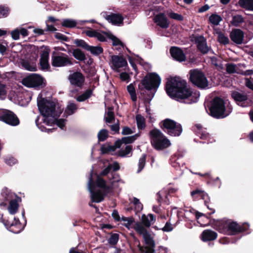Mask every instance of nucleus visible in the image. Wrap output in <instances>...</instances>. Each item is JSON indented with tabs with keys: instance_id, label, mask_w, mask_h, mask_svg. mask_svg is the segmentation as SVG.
I'll use <instances>...</instances> for the list:
<instances>
[{
	"instance_id": "obj_47",
	"label": "nucleus",
	"mask_w": 253,
	"mask_h": 253,
	"mask_svg": "<svg viewBox=\"0 0 253 253\" xmlns=\"http://www.w3.org/2000/svg\"><path fill=\"white\" fill-rule=\"evenodd\" d=\"M77 23L75 20L71 19H65L62 23V25L64 27L73 28L76 26Z\"/></svg>"
},
{
	"instance_id": "obj_9",
	"label": "nucleus",
	"mask_w": 253,
	"mask_h": 253,
	"mask_svg": "<svg viewBox=\"0 0 253 253\" xmlns=\"http://www.w3.org/2000/svg\"><path fill=\"white\" fill-rule=\"evenodd\" d=\"M161 82L160 76L155 73H152L145 77L141 82V84L147 90L157 89Z\"/></svg>"
},
{
	"instance_id": "obj_30",
	"label": "nucleus",
	"mask_w": 253,
	"mask_h": 253,
	"mask_svg": "<svg viewBox=\"0 0 253 253\" xmlns=\"http://www.w3.org/2000/svg\"><path fill=\"white\" fill-rule=\"evenodd\" d=\"M8 204H9V206L7 208L9 212L11 214H15L18 208V204L17 202L14 198L8 202Z\"/></svg>"
},
{
	"instance_id": "obj_57",
	"label": "nucleus",
	"mask_w": 253,
	"mask_h": 253,
	"mask_svg": "<svg viewBox=\"0 0 253 253\" xmlns=\"http://www.w3.org/2000/svg\"><path fill=\"white\" fill-rule=\"evenodd\" d=\"M12 38L14 40H17L19 39L20 31L18 29H16L11 33Z\"/></svg>"
},
{
	"instance_id": "obj_23",
	"label": "nucleus",
	"mask_w": 253,
	"mask_h": 253,
	"mask_svg": "<svg viewBox=\"0 0 253 253\" xmlns=\"http://www.w3.org/2000/svg\"><path fill=\"white\" fill-rule=\"evenodd\" d=\"M217 233L214 231L211 230H205L202 232L201 238L202 241L206 242L214 240L217 238Z\"/></svg>"
},
{
	"instance_id": "obj_1",
	"label": "nucleus",
	"mask_w": 253,
	"mask_h": 253,
	"mask_svg": "<svg viewBox=\"0 0 253 253\" xmlns=\"http://www.w3.org/2000/svg\"><path fill=\"white\" fill-rule=\"evenodd\" d=\"M37 105L42 117H37L36 124L41 131L52 132L54 129L46 128V126H51L55 123L61 129H64L66 120L57 119L63 110L58 103L42 98V93H40L37 98Z\"/></svg>"
},
{
	"instance_id": "obj_6",
	"label": "nucleus",
	"mask_w": 253,
	"mask_h": 253,
	"mask_svg": "<svg viewBox=\"0 0 253 253\" xmlns=\"http://www.w3.org/2000/svg\"><path fill=\"white\" fill-rule=\"evenodd\" d=\"M249 226L248 224H245L244 227H240L237 223L231 220L221 221L219 223L218 230L219 232L228 235H233L247 230L244 226Z\"/></svg>"
},
{
	"instance_id": "obj_22",
	"label": "nucleus",
	"mask_w": 253,
	"mask_h": 253,
	"mask_svg": "<svg viewBox=\"0 0 253 253\" xmlns=\"http://www.w3.org/2000/svg\"><path fill=\"white\" fill-rule=\"evenodd\" d=\"M196 43L198 48L203 53H206L209 51V47L207 45L206 40L203 36H198L195 38Z\"/></svg>"
},
{
	"instance_id": "obj_51",
	"label": "nucleus",
	"mask_w": 253,
	"mask_h": 253,
	"mask_svg": "<svg viewBox=\"0 0 253 253\" xmlns=\"http://www.w3.org/2000/svg\"><path fill=\"white\" fill-rule=\"evenodd\" d=\"M169 17L173 19L176 20L177 21H182L183 20V17L181 14H179L176 13H174L173 12H171L169 14Z\"/></svg>"
},
{
	"instance_id": "obj_28",
	"label": "nucleus",
	"mask_w": 253,
	"mask_h": 253,
	"mask_svg": "<svg viewBox=\"0 0 253 253\" xmlns=\"http://www.w3.org/2000/svg\"><path fill=\"white\" fill-rule=\"evenodd\" d=\"M49 53L47 51H44L41 55L40 64L43 70L47 69L49 67L48 63Z\"/></svg>"
},
{
	"instance_id": "obj_50",
	"label": "nucleus",
	"mask_w": 253,
	"mask_h": 253,
	"mask_svg": "<svg viewBox=\"0 0 253 253\" xmlns=\"http://www.w3.org/2000/svg\"><path fill=\"white\" fill-rule=\"evenodd\" d=\"M74 43H75L77 46L82 47L86 50H87L89 46V45H88L83 40H76L74 41Z\"/></svg>"
},
{
	"instance_id": "obj_58",
	"label": "nucleus",
	"mask_w": 253,
	"mask_h": 253,
	"mask_svg": "<svg viewBox=\"0 0 253 253\" xmlns=\"http://www.w3.org/2000/svg\"><path fill=\"white\" fill-rule=\"evenodd\" d=\"M119 237L118 235L114 234L112 235L109 239V243L111 244L115 245L118 241Z\"/></svg>"
},
{
	"instance_id": "obj_40",
	"label": "nucleus",
	"mask_w": 253,
	"mask_h": 253,
	"mask_svg": "<svg viewBox=\"0 0 253 253\" xmlns=\"http://www.w3.org/2000/svg\"><path fill=\"white\" fill-rule=\"evenodd\" d=\"M132 150V147L130 145L126 146L125 149L120 150L118 152V155L121 157H126L128 156V154L130 153Z\"/></svg>"
},
{
	"instance_id": "obj_7",
	"label": "nucleus",
	"mask_w": 253,
	"mask_h": 253,
	"mask_svg": "<svg viewBox=\"0 0 253 253\" xmlns=\"http://www.w3.org/2000/svg\"><path fill=\"white\" fill-rule=\"evenodd\" d=\"M189 79L195 86L202 89L209 87V81L205 75L199 69H193L189 71Z\"/></svg>"
},
{
	"instance_id": "obj_24",
	"label": "nucleus",
	"mask_w": 253,
	"mask_h": 253,
	"mask_svg": "<svg viewBox=\"0 0 253 253\" xmlns=\"http://www.w3.org/2000/svg\"><path fill=\"white\" fill-rule=\"evenodd\" d=\"M155 220V216L151 213L147 215L143 214L141 216L142 223L146 227H149L152 224L154 223Z\"/></svg>"
},
{
	"instance_id": "obj_59",
	"label": "nucleus",
	"mask_w": 253,
	"mask_h": 253,
	"mask_svg": "<svg viewBox=\"0 0 253 253\" xmlns=\"http://www.w3.org/2000/svg\"><path fill=\"white\" fill-rule=\"evenodd\" d=\"M172 225L169 222H167L165 226L162 228V230L165 232H169L172 231Z\"/></svg>"
},
{
	"instance_id": "obj_52",
	"label": "nucleus",
	"mask_w": 253,
	"mask_h": 253,
	"mask_svg": "<svg viewBox=\"0 0 253 253\" xmlns=\"http://www.w3.org/2000/svg\"><path fill=\"white\" fill-rule=\"evenodd\" d=\"M101 150L102 153H107L108 152L113 151L114 150V146H110L108 145H104L101 146Z\"/></svg>"
},
{
	"instance_id": "obj_56",
	"label": "nucleus",
	"mask_w": 253,
	"mask_h": 253,
	"mask_svg": "<svg viewBox=\"0 0 253 253\" xmlns=\"http://www.w3.org/2000/svg\"><path fill=\"white\" fill-rule=\"evenodd\" d=\"M134 132V130L130 128L125 126L123 128L122 134L123 135H128L132 134Z\"/></svg>"
},
{
	"instance_id": "obj_32",
	"label": "nucleus",
	"mask_w": 253,
	"mask_h": 253,
	"mask_svg": "<svg viewBox=\"0 0 253 253\" xmlns=\"http://www.w3.org/2000/svg\"><path fill=\"white\" fill-rule=\"evenodd\" d=\"M122 220L124 222L123 224L128 229L133 228L135 222L132 217H123Z\"/></svg>"
},
{
	"instance_id": "obj_4",
	"label": "nucleus",
	"mask_w": 253,
	"mask_h": 253,
	"mask_svg": "<svg viewBox=\"0 0 253 253\" xmlns=\"http://www.w3.org/2000/svg\"><path fill=\"white\" fill-rule=\"evenodd\" d=\"M151 143L157 150H163L171 145L169 140L158 129H153L149 133Z\"/></svg>"
},
{
	"instance_id": "obj_5",
	"label": "nucleus",
	"mask_w": 253,
	"mask_h": 253,
	"mask_svg": "<svg viewBox=\"0 0 253 253\" xmlns=\"http://www.w3.org/2000/svg\"><path fill=\"white\" fill-rule=\"evenodd\" d=\"M210 111L211 116L216 118H223L230 114L231 109L227 107V110H226L223 100L220 98L216 97L212 101Z\"/></svg>"
},
{
	"instance_id": "obj_31",
	"label": "nucleus",
	"mask_w": 253,
	"mask_h": 253,
	"mask_svg": "<svg viewBox=\"0 0 253 253\" xmlns=\"http://www.w3.org/2000/svg\"><path fill=\"white\" fill-rule=\"evenodd\" d=\"M15 223H11V231L15 233H18L20 232L24 228V226L19 221L14 218Z\"/></svg>"
},
{
	"instance_id": "obj_13",
	"label": "nucleus",
	"mask_w": 253,
	"mask_h": 253,
	"mask_svg": "<svg viewBox=\"0 0 253 253\" xmlns=\"http://www.w3.org/2000/svg\"><path fill=\"white\" fill-rule=\"evenodd\" d=\"M51 60V64L54 67H60L72 64L68 56L64 53L53 55Z\"/></svg>"
},
{
	"instance_id": "obj_38",
	"label": "nucleus",
	"mask_w": 253,
	"mask_h": 253,
	"mask_svg": "<svg viewBox=\"0 0 253 253\" xmlns=\"http://www.w3.org/2000/svg\"><path fill=\"white\" fill-rule=\"evenodd\" d=\"M77 109V107L75 103L69 102L66 109L65 110V113L66 115H71L75 112Z\"/></svg>"
},
{
	"instance_id": "obj_48",
	"label": "nucleus",
	"mask_w": 253,
	"mask_h": 253,
	"mask_svg": "<svg viewBox=\"0 0 253 253\" xmlns=\"http://www.w3.org/2000/svg\"><path fill=\"white\" fill-rule=\"evenodd\" d=\"M114 119V113L111 108L108 109V111L105 117V121L107 123H110Z\"/></svg>"
},
{
	"instance_id": "obj_41",
	"label": "nucleus",
	"mask_w": 253,
	"mask_h": 253,
	"mask_svg": "<svg viewBox=\"0 0 253 253\" xmlns=\"http://www.w3.org/2000/svg\"><path fill=\"white\" fill-rule=\"evenodd\" d=\"M87 50L90 51L94 55H99L103 52V50L101 47L99 46H93L89 45Z\"/></svg>"
},
{
	"instance_id": "obj_43",
	"label": "nucleus",
	"mask_w": 253,
	"mask_h": 253,
	"mask_svg": "<svg viewBox=\"0 0 253 253\" xmlns=\"http://www.w3.org/2000/svg\"><path fill=\"white\" fill-rule=\"evenodd\" d=\"M127 89L129 93L131 98L133 101H135L137 99L135 90L132 84H130L127 87Z\"/></svg>"
},
{
	"instance_id": "obj_26",
	"label": "nucleus",
	"mask_w": 253,
	"mask_h": 253,
	"mask_svg": "<svg viewBox=\"0 0 253 253\" xmlns=\"http://www.w3.org/2000/svg\"><path fill=\"white\" fill-rule=\"evenodd\" d=\"M137 137V135H134L123 137L121 140H119L115 142V146L116 148H120L122 143L126 144L132 143L136 139Z\"/></svg>"
},
{
	"instance_id": "obj_61",
	"label": "nucleus",
	"mask_w": 253,
	"mask_h": 253,
	"mask_svg": "<svg viewBox=\"0 0 253 253\" xmlns=\"http://www.w3.org/2000/svg\"><path fill=\"white\" fill-rule=\"evenodd\" d=\"M8 10L7 8L0 7V18L5 17L7 15Z\"/></svg>"
},
{
	"instance_id": "obj_15",
	"label": "nucleus",
	"mask_w": 253,
	"mask_h": 253,
	"mask_svg": "<svg viewBox=\"0 0 253 253\" xmlns=\"http://www.w3.org/2000/svg\"><path fill=\"white\" fill-rule=\"evenodd\" d=\"M231 96L238 105L242 107H246L248 105V103L247 102L248 96L244 93L234 91L232 93Z\"/></svg>"
},
{
	"instance_id": "obj_63",
	"label": "nucleus",
	"mask_w": 253,
	"mask_h": 253,
	"mask_svg": "<svg viewBox=\"0 0 253 253\" xmlns=\"http://www.w3.org/2000/svg\"><path fill=\"white\" fill-rule=\"evenodd\" d=\"M120 76L121 80L124 81H127L129 78V75L125 72L121 73Z\"/></svg>"
},
{
	"instance_id": "obj_53",
	"label": "nucleus",
	"mask_w": 253,
	"mask_h": 253,
	"mask_svg": "<svg viewBox=\"0 0 253 253\" xmlns=\"http://www.w3.org/2000/svg\"><path fill=\"white\" fill-rule=\"evenodd\" d=\"M154 247H139V251L141 253H155V251L154 249Z\"/></svg>"
},
{
	"instance_id": "obj_29",
	"label": "nucleus",
	"mask_w": 253,
	"mask_h": 253,
	"mask_svg": "<svg viewBox=\"0 0 253 253\" xmlns=\"http://www.w3.org/2000/svg\"><path fill=\"white\" fill-rule=\"evenodd\" d=\"M238 4L243 8L253 10V0H239Z\"/></svg>"
},
{
	"instance_id": "obj_39",
	"label": "nucleus",
	"mask_w": 253,
	"mask_h": 253,
	"mask_svg": "<svg viewBox=\"0 0 253 253\" xmlns=\"http://www.w3.org/2000/svg\"><path fill=\"white\" fill-rule=\"evenodd\" d=\"M133 228L138 233L142 236L147 232V230L143 227L142 224L139 222H136Z\"/></svg>"
},
{
	"instance_id": "obj_35",
	"label": "nucleus",
	"mask_w": 253,
	"mask_h": 253,
	"mask_svg": "<svg viewBox=\"0 0 253 253\" xmlns=\"http://www.w3.org/2000/svg\"><path fill=\"white\" fill-rule=\"evenodd\" d=\"M136 121L137 127L139 129H143L145 127V121L144 118L140 115L136 116Z\"/></svg>"
},
{
	"instance_id": "obj_45",
	"label": "nucleus",
	"mask_w": 253,
	"mask_h": 253,
	"mask_svg": "<svg viewBox=\"0 0 253 253\" xmlns=\"http://www.w3.org/2000/svg\"><path fill=\"white\" fill-rule=\"evenodd\" d=\"M108 131L106 129H102L99 131L97 136L99 141H103L108 137Z\"/></svg>"
},
{
	"instance_id": "obj_54",
	"label": "nucleus",
	"mask_w": 253,
	"mask_h": 253,
	"mask_svg": "<svg viewBox=\"0 0 253 253\" xmlns=\"http://www.w3.org/2000/svg\"><path fill=\"white\" fill-rule=\"evenodd\" d=\"M7 91L5 85L0 83V98L3 99L5 98Z\"/></svg>"
},
{
	"instance_id": "obj_60",
	"label": "nucleus",
	"mask_w": 253,
	"mask_h": 253,
	"mask_svg": "<svg viewBox=\"0 0 253 253\" xmlns=\"http://www.w3.org/2000/svg\"><path fill=\"white\" fill-rule=\"evenodd\" d=\"M5 163L9 165L13 166L17 163V160L13 157L7 158L5 160Z\"/></svg>"
},
{
	"instance_id": "obj_25",
	"label": "nucleus",
	"mask_w": 253,
	"mask_h": 253,
	"mask_svg": "<svg viewBox=\"0 0 253 253\" xmlns=\"http://www.w3.org/2000/svg\"><path fill=\"white\" fill-rule=\"evenodd\" d=\"M106 19L114 25H119L123 23V17L121 15L118 14H113L108 15Z\"/></svg>"
},
{
	"instance_id": "obj_8",
	"label": "nucleus",
	"mask_w": 253,
	"mask_h": 253,
	"mask_svg": "<svg viewBox=\"0 0 253 253\" xmlns=\"http://www.w3.org/2000/svg\"><path fill=\"white\" fill-rule=\"evenodd\" d=\"M161 124L162 129L169 135L178 136L182 133L181 125L173 120L166 119L162 121Z\"/></svg>"
},
{
	"instance_id": "obj_55",
	"label": "nucleus",
	"mask_w": 253,
	"mask_h": 253,
	"mask_svg": "<svg viewBox=\"0 0 253 253\" xmlns=\"http://www.w3.org/2000/svg\"><path fill=\"white\" fill-rule=\"evenodd\" d=\"M22 66L27 70L30 71H35L36 70V67L34 65H32L27 62H23Z\"/></svg>"
},
{
	"instance_id": "obj_36",
	"label": "nucleus",
	"mask_w": 253,
	"mask_h": 253,
	"mask_svg": "<svg viewBox=\"0 0 253 253\" xmlns=\"http://www.w3.org/2000/svg\"><path fill=\"white\" fill-rule=\"evenodd\" d=\"M221 17L216 14H212L209 17L210 22L213 25L217 26L221 21Z\"/></svg>"
},
{
	"instance_id": "obj_16",
	"label": "nucleus",
	"mask_w": 253,
	"mask_h": 253,
	"mask_svg": "<svg viewBox=\"0 0 253 253\" xmlns=\"http://www.w3.org/2000/svg\"><path fill=\"white\" fill-rule=\"evenodd\" d=\"M69 80L70 83L77 86H82L84 83V77L83 75L79 72L74 73L69 77Z\"/></svg>"
},
{
	"instance_id": "obj_62",
	"label": "nucleus",
	"mask_w": 253,
	"mask_h": 253,
	"mask_svg": "<svg viewBox=\"0 0 253 253\" xmlns=\"http://www.w3.org/2000/svg\"><path fill=\"white\" fill-rule=\"evenodd\" d=\"M55 37L57 39H59L64 41H67L68 39V38L66 37L65 35L59 33H57L55 34Z\"/></svg>"
},
{
	"instance_id": "obj_46",
	"label": "nucleus",
	"mask_w": 253,
	"mask_h": 253,
	"mask_svg": "<svg viewBox=\"0 0 253 253\" xmlns=\"http://www.w3.org/2000/svg\"><path fill=\"white\" fill-rule=\"evenodd\" d=\"M91 93L92 91L90 90H87L83 94L79 96L77 100L79 102L84 101L88 98L91 96Z\"/></svg>"
},
{
	"instance_id": "obj_12",
	"label": "nucleus",
	"mask_w": 253,
	"mask_h": 253,
	"mask_svg": "<svg viewBox=\"0 0 253 253\" xmlns=\"http://www.w3.org/2000/svg\"><path fill=\"white\" fill-rule=\"evenodd\" d=\"M0 120L11 126H15L19 124L16 116L11 111L0 109Z\"/></svg>"
},
{
	"instance_id": "obj_33",
	"label": "nucleus",
	"mask_w": 253,
	"mask_h": 253,
	"mask_svg": "<svg viewBox=\"0 0 253 253\" xmlns=\"http://www.w3.org/2000/svg\"><path fill=\"white\" fill-rule=\"evenodd\" d=\"M105 38L106 37L108 38L109 39L112 40L113 42V45L114 46H119L120 47H123L124 44L123 42L117 38H116L115 36H113L110 33H105Z\"/></svg>"
},
{
	"instance_id": "obj_64",
	"label": "nucleus",
	"mask_w": 253,
	"mask_h": 253,
	"mask_svg": "<svg viewBox=\"0 0 253 253\" xmlns=\"http://www.w3.org/2000/svg\"><path fill=\"white\" fill-rule=\"evenodd\" d=\"M111 129L114 132H118L119 130V123H115V124L111 125Z\"/></svg>"
},
{
	"instance_id": "obj_20",
	"label": "nucleus",
	"mask_w": 253,
	"mask_h": 253,
	"mask_svg": "<svg viewBox=\"0 0 253 253\" xmlns=\"http://www.w3.org/2000/svg\"><path fill=\"white\" fill-rule=\"evenodd\" d=\"M84 33L88 37L90 38H96L100 42L105 41V33L106 32H98L96 30L89 29L85 30Z\"/></svg>"
},
{
	"instance_id": "obj_19",
	"label": "nucleus",
	"mask_w": 253,
	"mask_h": 253,
	"mask_svg": "<svg viewBox=\"0 0 253 253\" xmlns=\"http://www.w3.org/2000/svg\"><path fill=\"white\" fill-rule=\"evenodd\" d=\"M171 56L176 60L179 62H182L185 60L186 56L183 51L179 48L172 47L170 49Z\"/></svg>"
},
{
	"instance_id": "obj_17",
	"label": "nucleus",
	"mask_w": 253,
	"mask_h": 253,
	"mask_svg": "<svg viewBox=\"0 0 253 253\" xmlns=\"http://www.w3.org/2000/svg\"><path fill=\"white\" fill-rule=\"evenodd\" d=\"M226 68L227 72L229 74H241L243 73L245 66L241 64L228 63L226 65Z\"/></svg>"
},
{
	"instance_id": "obj_3",
	"label": "nucleus",
	"mask_w": 253,
	"mask_h": 253,
	"mask_svg": "<svg viewBox=\"0 0 253 253\" xmlns=\"http://www.w3.org/2000/svg\"><path fill=\"white\" fill-rule=\"evenodd\" d=\"M166 90L170 97L187 104L196 102L200 97L198 91H193L186 81L179 77L169 78Z\"/></svg>"
},
{
	"instance_id": "obj_11",
	"label": "nucleus",
	"mask_w": 253,
	"mask_h": 253,
	"mask_svg": "<svg viewBox=\"0 0 253 253\" xmlns=\"http://www.w3.org/2000/svg\"><path fill=\"white\" fill-rule=\"evenodd\" d=\"M110 66L114 71L119 72L126 69L127 63L126 60L122 56L112 55Z\"/></svg>"
},
{
	"instance_id": "obj_44",
	"label": "nucleus",
	"mask_w": 253,
	"mask_h": 253,
	"mask_svg": "<svg viewBox=\"0 0 253 253\" xmlns=\"http://www.w3.org/2000/svg\"><path fill=\"white\" fill-rule=\"evenodd\" d=\"M218 42L223 44L228 43L229 40L227 37L225 36L223 33L219 32L217 33Z\"/></svg>"
},
{
	"instance_id": "obj_42",
	"label": "nucleus",
	"mask_w": 253,
	"mask_h": 253,
	"mask_svg": "<svg viewBox=\"0 0 253 253\" xmlns=\"http://www.w3.org/2000/svg\"><path fill=\"white\" fill-rule=\"evenodd\" d=\"M244 22V18L241 15H237L233 17L231 24L235 26H238L240 24Z\"/></svg>"
},
{
	"instance_id": "obj_21",
	"label": "nucleus",
	"mask_w": 253,
	"mask_h": 253,
	"mask_svg": "<svg viewBox=\"0 0 253 253\" xmlns=\"http://www.w3.org/2000/svg\"><path fill=\"white\" fill-rule=\"evenodd\" d=\"M155 23L162 28H167L169 26V22L164 13L157 14L154 18Z\"/></svg>"
},
{
	"instance_id": "obj_27",
	"label": "nucleus",
	"mask_w": 253,
	"mask_h": 253,
	"mask_svg": "<svg viewBox=\"0 0 253 253\" xmlns=\"http://www.w3.org/2000/svg\"><path fill=\"white\" fill-rule=\"evenodd\" d=\"M191 195L194 199L201 198L204 200L205 203L208 202L209 200V196L207 193L204 191L197 189L191 192Z\"/></svg>"
},
{
	"instance_id": "obj_10",
	"label": "nucleus",
	"mask_w": 253,
	"mask_h": 253,
	"mask_svg": "<svg viewBox=\"0 0 253 253\" xmlns=\"http://www.w3.org/2000/svg\"><path fill=\"white\" fill-rule=\"evenodd\" d=\"M22 84L27 87H38L42 88L45 85L44 79L41 76L34 74L24 78L22 81Z\"/></svg>"
},
{
	"instance_id": "obj_2",
	"label": "nucleus",
	"mask_w": 253,
	"mask_h": 253,
	"mask_svg": "<svg viewBox=\"0 0 253 253\" xmlns=\"http://www.w3.org/2000/svg\"><path fill=\"white\" fill-rule=\"evenodd\" d=\"M111 169V165L109 164L107 167L96 176L94 183L92 179L93 169L90 171V177L88 181V189L90 193V197L93 202L99 203L104 199V195L110 192L112 189L117 186V183L120 181L117 175L111 173L109 180L106 182L101 176L107 175Z\"/></svg>"
},
{
	"instance_id": "obj_49",
	"label": "nucleus",
	"mask_w": 253,
	"mask_h": 253,
	"mask_svg": "<svg viewBox=\"0 0 253 253\" xmlns=\"http://www.w3.org/2000/svg\"><path fill=\"white\" fill-rule=\"evenodd\" d=\"M146 157L145 155H143L141 158H140L138 162V169L137 172H139L144 168L145 165Z\"/></svg>"
},
{
	"instance_id": "obj_37",
	"label": "nucleus",
	"mask_w": 253,
	"mask_h": 253,
	"mask_svg": "<svg viewBox=\"0 0 253 253\" xmlns=\"http://www.w3.org/2000/svg\"><path fill=\"white\" fill-rule=\"evenodd\" d=\"M74 57L80 61H83L85 59L84 54L79 49H75L73 51Z\"/></svg>"
},
{
	"instance_id": "obj_18",
	"label": "nucleus",
	"mask_w": 253,
	"mask_h": 253,
	"mask_svg": "<svg viewBox=\"0 0 253 253\" xmlns=\"http://www.w3.org/2000/svg\"><path fill=\"white\" fill-rule=\"evenodd\" d=\"M230 37L234 42L236 44H241L243 42L244 34L240 29H234L231 32Z\"/></svg>"
},
{
	"instance_id": "obj_14",
	"label": "nucleus",
	"mask_w": 253,
	"mask_h": 253,
	"mask_svg": "<svg viewBox=\"0 0 253 253\" xmlns=\"http://www.w3.org/2000/svg\"><path fill=\"white\" fill-rule=\"evenodd\" d=\"M14 197L15 194L10 190L7 188H3L1 193L0 200L1 202L0 203V206L5 207L8 204V202L13 199Z\"/></svg>"
},
{
	"instance_id": "obj_34",
	"label": "nucleus",
	"mask_w": 253,
	"mask_h": 253,
	"mask_svg": "<svg viewBox=\"0 0 253 253\" xmlns=\"http://www.w3.org/2000/svg\"><path fill=\"white\" fill-rule=\"evenodd\" d=\"M142 236L146 245L150 247H155V244L153 238L148 232Z\"/></svg>"
}]
</instances>
